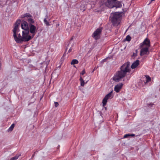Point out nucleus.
Segmentation results:
<instances>
[{"instance_id": "1", "label": "nucleus", "mask_w": 160, "mask_h": 160, "mask_svg": "<svg viewBox=\"0 0 160 160\" xmlns=\"http://www.w3.org/2000/svg\"><path fill=\"white\" fill-rule=\"evenodd\" d=\"M130 63L127 62L123 64L120 68V70L117 72L113 77V79L115 82H118L124 77L127 72H130Z\"/></svg>"}, {"instance_id": "2", "label": "nucleus", "mask_w": 160, "mask_h": 160, "mask_svg": "<svg viewBox=\"0 0 160 160\" xmlns=\"http://www.w3.org/2000/svg\"><path fill=\"white\" fill-rule=\"evenodd\" d=\"M20 22V20H17L15 24L14 27L13 29V36L15 41L17 43H22V36H21L20 33H19L20 30L18 28V26Z\"/></svg>"}, {"instance_id": "3", "label": "nucleus", "mask_w": 160, "mask_h": 160, "mask_svg": "<svg viewBox=\"0 0 160 160\" xmlns=\"http://www.w3.org/2000/svg\"><path fill=\"white\" fill-rule=\"evenodd\" d=\"M111 22L113 25H118L120 23L122 13L120 12H116L111 15Z\"/></svg>"}, {"instance_id": "4", "label": "nucleus", "mask_w": 160, "mask_h": 160, "mask_svg": "<svg viewBox=\"0 0 160 160\" xmlns=\"http://www.w3.org/2000/svg\"><path fill=\"white\" fill-rule=\"evenodd\" d=\"M29 31L23 30L22 31V40L23 42H28L31 39V37L29 35Z\"/></svg>"}, {"instance_id": "5", "label": "nucleus", "mask_w": 160, "mask_h": 160, "mask_svg": "<svg viewBox=\"0 0 160 160\" xmlns=\"http://www.w3.org/2000/svg\"><path fill=\"white\" fill-rule=\"evenodd\" d=\"M21 17L22 18H27V20L29 23V25L32 24L34 22V20L33 19L32 16L29 13H25L22 15Z\"/></svg>"}, {"instance_id": "6", "label": "nucleus", "mask_w": 160, "mask_h": 160, "mask_svg": "<svg viewBox=\"0 0 160 160\" xmlns=\"http://www.w3.org/2000/svg\"><path fill=\"white\" fill-rule=\"evenodd\" d=\"M102 30V28H97L93 33L92 37L96 40L99 39Z\"/></svg>"}, {"instance_id": "7", "label": "nucleus", "mask_w": 160, "mask_h": 160, "mask_svg": "<svg viewBox=\"0 0 160 160\" xmlns=\"http://www.w3.org/2000/svg\"><path fill=\"white\" fill-rule=\"evenodd\" d=\"M116 0H108L107 1H103L105 5L109 8L115 7Z\"/></svg>"}, {"instance_id": "8", "label": "nucleus", "mask_w": 160, "mask_h": 160, "mask_svg": "<svg viewBox=\"0 0 160 160\" xmlns=\"http://www.w3.org/2000/svg\"><path fill=\"white\" fill-rule=\"evenodd\" d=\"M112 91L108 94L106 95L102 100V103L103 106H105L107 102L108 99H111L113 97V95L112 94Z\"/></svg>"}, {"instance_id": "9", "label": "nucleus", "mask_w": 160, "mask_h": 160, "mask_svg": "<svg viewBox=\"0 0 160 160\" xmlns=\"http://www.w3.org/2000/svg\"><path fill=\"white\" fill-rule=\"evenodd\" d=\"M149 48L143 46L142 47L140 48H141L140 52V55L141 56L144 55H148L149 53Z\"/></svg>"}, {"instance_id": "10", "label": "nucleus", "mask_w": 160, "mask_h": 160, "mask_svg": "<svg viewBox=\"0 0 160 160\" xmlns=\"http://www.w3.org/2000/svg\"><path fill=\"white\" fill-rule=\"evenodd\" d=\"M143 46L149 48L150 46V41L148 38H146L144 41L140 44L139 48Z\"/></svg>"}, {"instance_id": "11", "label": "nucleus", "mask_w": 160, "mask_h": 160, "mask_svg": "<svg viewBox=\"0 0 160 160\" xmlns=\"http://www.w3.org/2000/svg\"><path fill=\"white\" fill-rule=\"evenodd\" d=\"M30 30V33L32 34V38L34 36L35 33L37 32L36 27L34 25L32 24H31L29 25Z\"/></svg>"}, {"instance_id": "12", "label": "nucleus", "mask_w": 160, "mask_h": 160, "mask_svg": "<svg viewBox=\"0 0 160 160\" xmlns=\"http://www.w3.org/2000/svg\"><path fill=\"white\" fill-rule=\"evenodd\" d=\"M21 26L22 28L24 30H23L29 31L28 23L26 21H22L21 22Z\"/></svg>"}, {"instance_id": "13", "label": "nucleus", "mask_w": 160, "mask_h": 160, "mask_svg": "<svg viewBox=\"0 0 160 160\" xmlns=\"http://www.w3.org/2000/svg\"><path fill=\"white\" fill-rule=\"evenodd\" d=\"M123 85L122 83H120L116 85L114 88L115 91L117 92H118L122 88Z\"/></svg>"}, {"instance_id": "14", "label": "nucleus", "mask_w": 160, "mask_h": 160, "mask_svg": "<svg viewBox=\"0 0 160 160\" xmlns=\"http://www.w3.org/2000/svg\"><path fill=\"white\" fill-rule=\"evenodd\" d=\"M139 64V61L138 60H136L134 62L131 66V68L132 69H134L136 68Z\"/></svg>"}, {"instance_id": "15", "label": "nucleus", "mask_w": 160, "mask_h": 160, "mask_svg": "<svg viewBox=\"0 0 160 160\" xmlns=\"http://www.w3.org/2000/svg\"><path fill=\"white\" fill-rule=\"evenodd\" d=\"M146 81L145 82V83L146 84L147 83L150 82L151 80V78L148 75H146Z\"/></svg>"}, {"instance_id": "16", "label": "nucleus", "mask_w": 160, "mask_h": 160, "mask_svg": "<svg viewBox=\"0 0 160 160\" xmlns=\"http://www.w3.org/2000/svg\"><path fill=\"white\" fill-rule=\"evenodd\" d=\"M78 63V61L76 59H73L71 62V65H74Z\"/></svg>"}, {"instance_id": "17", "label": "nucleus", "mask_w": 160, "mask_h": 160, "mask_svg": "<svg viewBox=\"0 0 160 160\" xmlns=\"http://www.w3.org/2000/svg\"><path fill=\"white\" fill-rule=\"evenodd\" d=\"M80 80L81 82V86H83L85 84L84 81L82 79V78L81 77Z\"/></svg>"}, {"instance_id": "18", "label": "nucleus", "mask_w": 160, "mask_h": 160, "mask_svg": "<svg viewBox=\"0 0 160 160\" xmlns=\"http://www.w3.org/2000/svg\"><path fill=\"white\" fill-rule=\"evenodd\" d=\"M20 156V155H17L11 158L10 160H16Z\"/></svg>"}, {"instance_id": "19", "label": "nucleus", "mask_w": 160, "mask_h": 160, "mask_svg": "<svg viewBox=\"0 0 160 160\" xmlns=\"http://www.w3.org/2000/svg\"><path fill=\"white\" fill-rule=\"evenodd\" d=\"M14 124H12L11 125V126H10V127L9 128H8V130L9 131H12L13 130V128H14Z\"/></svg>"}, {"instance_id": "20", "label": "nucleus", "mask_w": 160, "mask_h": 160, "mask_svg": "<svg viewBox=\"0 0 160 160\" xmlns=\"http://www.w3.org/2000/svg\"><path fill=\"white\" fill-rule=\"evenodd\" d=\"M44 22L47 26L50 25L49 22L48 21L46 18H45L44 19Z\"/></svg>"}, {"instance_id": "21", "label": "nucleus", "mask_w": 160, "mask_h": 160, "mask_svg": "<svg viewBox=\"0 0 160 160\" xmlns=\"http://www.w3.org/2000/svg\"><path fill=\"white\" fill-rule=\"evenodd\" d=\"M131 39V37L129 35H128L126 36V37L125 38V40L128 41H130Z\"/></svg>"}, {"instance_id": "22", "label": "nucleus", "mask_w": 160, "mask_h": 160, "mask_svg": "<svg viewBox=\"0 0 160 160\" xmlns=\"http://www.w3.org/2000/svg\"><path fill=\"white\" fill-rule=\"evenodd\" d=\"M73 43H72V45L71 47H70V48H69V49L68 50V52L69 53L72 52V47L73 46Z\"/></svg>"}, {"instance_id": "23", "label": "nucleus", "mask_w": 160, "mask_h": 160, "mask_svg": "<svg viewBox=\"0 0 160 160\" xmlns=\"http://www.w3.org/2000/svg\"><path fill=\"white\" fill-rule=\"evenodd\" d=\"M129 136H130V134H127L124 135V136L123 138H126Z\"/></svg>"}, {"instance_id": "24", "label": "nucleus", "mask_w": 160, "mask_h": 160, "mask_svg": "<svg viewBox=\"0 0 160 160\" xmlns=\"http://www.w3.org/2000/svg\"><path fill=\"white\" fill-rule=\"evenodd\" d=\"M73 39V37L71 39V41L69 42V43H68V45L67 46V47L66 48V50H67V49H68V46L69 45V44H70L71 42V40Z\"/></svg>"}, {"instance_id": "25", "label": "nucleus", "mask_w": 160, "mask_h": 160, "mask_svg": "<svg viewBox=\"0 0 160 160\" xmlns=\"http://www.w3.org/2000/svg\"><path fill=\"white\" fill-rule=\"evenodd\" d=\"M55 106L56 107H57L58 105V103L57 102H54Z\"/></svg>"}, {"instance_id": "26", "label": "nucleus", "mask_w": 160, "mask_h": 160, "mask_svg": "<svg viewBox=\"0 0 160 160\" xmlns=\"http://www.w3.org/2000/svg\"><path fill=\"white\" fill-rule=\"evenodd\" d=\"M85 73V69H83L82 72L81 74L83 75H84Z\"/></svg>"}, {"instance_id": "27", "label": "nucleus", "mask_w": 160, "mask_h": 160, "mask_svg": "<svg viewBox=\"0 0 160 160\" xmlns=\"http://www.w3.org/2000/svg\"><path fill=\"white\" fill-rule=\"evenodd\" d=\"M108 58H108H108H105V59H103V60L101 61V62H104L106 61V60H107Z\"/></svg>"}, {"instance_id": "28", "label": "nucleus", "mask_w": 160, "mask_h": 160, "mask_svg": "<svg viewBox=\"0 0 160 160\" xmlns=\"http://www.w3.org/2000/svg\"><path fill=\"white\" fill-rule=\"evenodd\" d=\"M135 136V134H130V136L134 137Z\"/></svg>"}, {"instance_id": "29", "label": "nucleus", "mask_w": 160, "mask_h": 160, "mask_svg": "<svg viewBox=\"0 0 160 160\" xmlns=\"http://www.w3.org/2000/svg\"><path fill=\"white\" fill-rule=\"evenodd\" d=\"M155 0H151V2H152V1H154Z\"/></svg>"}, {"instance_id": "30", "label": "nucleus", "mask_w": 160, "mask_h": 160, "mask_svg": "<svg viewBox=\"0 0 160 160\" xmlns=\"http://www.w3.org/2000/svg\"><path fill=\"white\" fill-rule=\"evenodd\" d=\"M33 156H34V155L33 154V155H32V157H33Z\"/></svg>"}]
</instances>
